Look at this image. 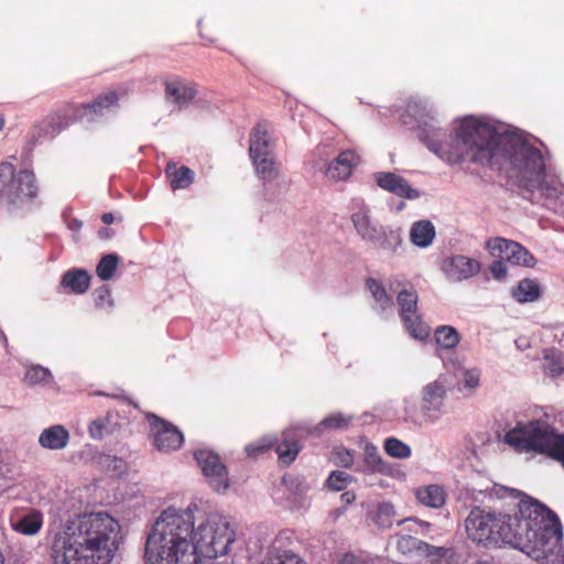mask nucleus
<instances>
[{"instance_id": "1", "label": "nucleus", "mask_w": 564, "mask_h": 564, "mask_svg": "<svg viewBox=\"0 0 564 564\" xmlns=\"http://www.w3.org/2000/svg\"><path fill=\"white\" fill-rule=\"evenodd\" d=\"M235 541L227 517L202 512L196 505L169 507L148 533L144 558L147 564H202L200 556L212 560L229 554Z\"/></svg>"}, {"instance_id": "2", "label": "nucleus", "mask_w": 564, "mask_h": 564, "mask_svg": "<svg viewBox=\"0 0 564 564\" xmlns=\"http://www.w3.org/2000/svg\"><path fill=\"white\" fill-rule=\"evenodd\" d=\"M467 535L476 543H505L535 561L549 560L561 551L563 528L544 505L524 496L509 512L474 508L465 520Z\"/></svg>"}, {"instance_id": "3", "label": "nucleus", "mask_w": 564, "mask_h": 564, "mask_svg": "<svg viewBox=\"0 0 564 564\" xmlns=\"http://www.w3.org/2000/svg\"><path fill=\"white\" fill-rule=\"evenodd\" d=\"M442 161L453 165L468 156L474 162L505 171L519 187L529 192L541 186L549 167V150L544 143H426Z\"/></svg>"}, {"instance_id": "4", "label": "nucleus", "mask_w": 564, "mask_h": 564, "mask_svg": "<svg viewBox=\"0 0 564 564\" xmlns=\"http://www.w3.org/2000/svg\"><path fill=\"white\" fill-rule=\"evenodd\" d=\"M121 525L108 512L82 513L52 532L53 564H110Z\"/></svg>"}, {"instance_id": "5", "label": "nucleus", "mask_w": 564, "mask_h": 564, "mask_svg": "<svg viewBox=\"0 0 564 564\" xmlns=\"http://www.w3.org/2000/svg\"><path fill=\"white\" fill-rule=\"evenodd\" d=\"M549 414L518 422L505 434V442L520 453H538L561 464L564 468V433L551 423Z\"/></svg>"}, {"instance_id": "6", "label": "nucleus", "mask_w": 564, "mask_h": 564, "mask_svg": "<svg viewBox=\"0 0 564 564\" xmlns=\"http://www.w3.org/2000/svg\"><path fill=\"white\" fill-rule=\"evenodd\" d=\"M457 141H530L532 135L512 124L486 116L467 115L453 121Z\"/></svg>"}, {"instance_id": "7", "label": "nucleus", "mask_w": 564, "mask_h": 564, "mask_svg": "<svg viewBox=\"0 0 564 564\" xmlns=\"http://www.w3.org/2000/svg\"><path fill=\"white\" fill-rule=\"evenodd\" d=\"M37 195L35 176L32 171L22 170L15 173L9 162L0 164V197L10 204L22 205Z\"/></svg>"}, {"instance_id": "8", "label": "nucleus", "mask_w": 564, "mask_h": 564, "mask_svg": "<svg viewBox=\"0 0 564 564\" xmlns=\"http://www.w3.org/2000/svg\"><path fill=\"white\" fill-rule=\"evenodd\" d=\"M400 126L412 131L420 141L435 135L436 113L427 100L411 98L399 116Z\"/></svg>"}, {"instance_id": "9", "label": "nucleus", "mask_w": 564, "mask_h": 564, "mask_svg": "<svg viewBox=\"0 0 564 564\" xmlns=\"http://www.w3.org/2000/svg\"><path fill=\"white\" fill-rule=\"evenodd\" d=\"M350 220L358 236L367 242H379L382 241V246L388 248L386 238V230L383 226L378 224L371 217L370 207L361 198H355L351 200V214Z\"/></svg>"}, {"instance_id": "10", "label": "nucleus", "mask_w": 564, "mask_h": 564, "mask_svg": "<svg viewBox=\"0 0 564 564\" xmlns=\"http://www.w3.org/2000/svg\"><path fill=\"white\" fill-rule=\"evenodd\" d=\"M194 456L210 487L217 492H225L229 487V478L219 456L208 449H198Z\"/></svg>"}, {"instance_id": "11", "label": "nucleus", "mask_w": 564, "mask_h": 564, "mask_svg": "<svg viewBox=\"0 0 564 564\" xmlns=\"http://www.w3.org/2000/svg\"><path fill=\"white\" fill-rule=\"evenodd\" d=\"M486 248L492 256L500 257L512 265L533 268L536 263L533 254L520 243L501 237L487 240Z\"/></svg>"}, {"instance_id": "12", "label": "nucleus", "mask_w": 564, "mask_h": 564, "mask_svg": "<svg viewBox=\"0 0 564 564\" xmlns=\"http://www.w3.org/2000/svg\"><path fill=\"white\" fill-rule=\"evenodd\" d=\"M291 433L292 431H285L282 435V441L279 443L272 437H263L254 443L247 445L246 452L249 456L256 457L276 444L275 453L278 454L279 459L283 464L289 465L296 458L300 452V446L297 442L291 436Z\"/></svg>"}, {"instance_id": "13", "label": "nucleus", "mask_w": 564, "mask_h": 564, "mask_svg": "<svg viewBox=\"0 0 564 564\" xmlns=\"http://www.w3.org/2000/svg\"><path fill=\"white\" fill-rule=\"evenodd\" d=\"M163 86L165 99L178 110L188 108L198 95V84L181 76L164 79Z\"/></svg>"}, {"instance_id": "14", "label": "nucleus", "mask_w": 564, "mask_h": 564, "mask_svg": "<svg viewBox=\"0 0 564 564\" xmlns=\"http://www.w3.org/2000/svg\"><path fill=\"white\" fill-rule=\"evenodd\" d=\"M446 392L445 383L440 379L423 387L421 412L425 423L438 421L443 412Z\"/></svg>"}, {"instance_id": "15", "label": "nucleus", "mask_w": 564, "mask_h": 564, "mask_svg": "<svg viewBox=\"0 0 564 564\" xmlns=\"http://www.w3.org/2000/svg\"><path fill=\"white\" fill-rule=\"evenodd\" d=\"M361 163L360 154L352 149L341 151L335 159L329 161L324 170V176L332 183L346 182L352 172Z\"/></svg>"}, {"instance_id": "16", "label": "nucleus", "mask_w": 564, "mask_h": 564, "mask_svg": "<svg viewBox=\"0 0 564 564\" xmlns=\"http://www.w3.org/2000/svg\"><path fill=\"white\" fill-rule=\"evenodd\" d=\"M481 270V263L474 258L455 254L442 262V271L452 283H459L476 276Z\"/></svg>"}, {"instance_id": "17", "label": "nucleus", "mask_w": 564, "mask_h": 564, "mask_svg": "<svg viewBox=\"0 0 564 564\" xmlns=\"http://www.w3.org/2000/svg\"><path fill=\"white\" fill-rule=\"evenodd\" d=\"M118 94L113 90L98 95L90 104L74 106L73 117L75 120L91 122L111 111L118 106Z\"/></svg>"}, {"instance_id": "18", "label": "nucleus", "mask_w": 564, "mask_h": 564, "mask_svg": "<svg viewBox=\"0 0 564 564\" xmlns=\"http://www.w3.org/2000/svg\"><path fill=\"white\" fill-rule=\"evenodd\" d=\"M377 186L397 197L415 200L421 197V192L414 188L408 180L395 172L379 171L372 174Z\"/></svg>"}, {"instance_id": "19", "label": "nucleus", "mask_w": 564, "mask_h": 564, "mask_svg": "<svg viewBox=\"0 0 564 564\" xmlns=\"http://www.w3.org/2000/svg\"><path fill=\"white\" fill-rule=\"evenodd\" d=\"M149 423L151 425L153 443L158 451H175L182 445L184 437L177 427L155 415L149 416Z\"/></svg>"}, {"instance_id": "20", "label": "nucleus", "mask_w": 564, "mask_h": 564, "mask_svg": "<svg viewBox=\"0 0 564 564\" xmlns=\"http://www.w3.org/2000/svg\"><path fill=\"white\" fill-rule=\"evenodd\" d=\"M249 155L262 180L270 181L276 176V161L270 143H250Z\"/></svg>"}, {"instance_id": "21", "label": "nucleus", "mask_w": 564, "mask_h": 564, "mask_svg": "<svg viewBox=\"0 0 564 564\" xmlns=\"http://www.w3.org/2000/svg\"><path fill=\"white\" fill-rule=\"evenodd\" d=\"M282 538L276 536L269 545L259 564H306L296 553L283 549Z\"/></svg>"}, {"instance_id": "22", "label": "nucleus", "mask_w": 564, "mask_h": 564, "mask_svg": "<svg viewBox=\"0 0 564 564\" xmlns=\"http://www.w3.org/2000/svg\"><path fill=\"white\" fill-rule=\"evenodd\" d=\"M69 432L65 426L55 424L44 429L39 436V445L51 451L64 449L69 442Z\"/></svg>"}, {"instance_id": "23", "label": "nucleus", "mask_w": 564, "mask_h": 564, "mask_svg": "<svg viewBox=\"0 0 564 564\" xmlns=\"http://www.w3.org/2000/svg\"><path fill=\"white\" fill-rule=\"evenodd\" d=\"M455 376L456 388L464 395H473L480 386L481 371L477 367L459 368Z\"/></svg>"}, {"instance_id": "24", "label": "nucleus", "mask_w": 564, "mask_h": 564, "mask_svg": "<svg viewBox=\"0 0 564 564\" xmlns=\"http://www.w3.org/2000/svg\"><path fill=\"white\" fill-rule=\"evenodd\" d=\"M541 286L534 279H523L511 290V296L520 304L533 303L541 297Z\"/></svg>"}, {"instance_id": "25", "label": "nucleus", "mask_w": 564, "mask_h": 564, "mask_svg": "<svg viewBox=\"0 0 564 564\" xmlns=\"http://www.w3.org/2000/svg\"><path fill=\"white\" fill-rule=\"evenodd\" d=\"M89 284L90 275L83 269L68 270L61 280V285L75 294H84L88 290Z\"/></svg>"}, {"instance_id": "26", "label": "nucleus", "mask_w": 564, "mask_h": 564, "mask_svg": "<svg viewBox=\"0 0 564 564\" xmlns=\"http://www.w3.org/2000/svg\"><path fill=\"white\" fill-rule=\"evenodd\" d=\"M404 542L417 550L422 555L429 557L433 562L442 560H452L454 556L453 549L444 546H434L414 538L404 539Z\"/></svg>"}, {"instance_id": "27", "label": "nucleus", "mask_w": 564, "mask_h": 564, "mask_svg": "<svg viewBox=\"0 0 564 564\" xmlns=\"http://www.w3.org/2000/svg\"><path fill=\"white\" fill-rule=\"evenodd\" d=\"M364 464L360 470L368 474H387L389 470L388 465L384 463L379 454L377 446L372 443L365 442L364 445Z\"/></svg>"}, {"instance_id": "28", "label": "nucleus", "mask_w": 564, "mask_h": 564, "mask_svg": "<svg viewBox=\"0 0 564 564\" xmlns=\"http://www.w3.org/2000/svg\"><path fill=\"white\" fill-rule=\"evenodd\" d=\"M435 238V228L430 220H419L413 223L410 229L411 242L420 248H426L432 245Z\"/></svg>"}, {"instance_id": "29", "label": "nucleus", "mask_w": 564, "mask_h": 564, "mask_svg": "<svg viewBox=\"0 0 564 564\" xmlns=\"http://www.w3.org/2000/svg\"><path fill=\"white\" fill-rule=\"evenodd\" d=\"M165 173L170 180L173 189H183L188 187L194 181V172L187 166L177 167L175 163L166 164Z\"/></svg>"}, {"instance_id": "30", "label": "nucleus", "mask_w": 564, "mask_h": 564, "mask_svg": "<svg viewBox=\"0 0 564 564\" xmlns=\"http://www.w3.org/2000/svg\"><path fill=\"white\" fill-rule=\"evenodd\" d=\"M352 416H345L341 413H333L326 416L319 424L306 429V434L321 436L324 431L343 430L346 429Z\"/></svg>"}, {"instance_id": "31", "label": "nucleus", "mask_w": 564, "mask_h": 564, "mask_svg": "<svg viewBox=\"0 0 564 564\" xmlns=\"http://www.w3.org/2000/svg\"><path fill=\"white\" fill-rule=\"evenodd\" d=\"M43 525V516L40 511L33 510L12 522L14 531L23 535L36 534Z\"/></svg>"}, {"instance_id": "32", "label": "nucleus", "mask_w": 564, "mask_h": 564, "mask_svg": "<svg viewBox=\"0 0 564 564\" xmlns=\"http://www.w3.org/2000/svg\"><path fill=\"white\" fill-rule=\"evenodd\" d=\"M417 500L430 508H441L445 503L444 489L437 485H430L416 490Z\"/></svg>"}, {"instance_id": "33", "label": "nucleus", "mask_w": 564, "mask_h": 564, "mask_svg": "<svg viewBox=\"0 0 564 564\" xmlns=\"http://www.w3.org/2000/svg\"><path fill=\"white\" fill-rule=\"evenodd\" d=\"M435 343L442 349H454L460 341L458 330L449 325H442L434 330Z\"/></svg>"}, {"instance_id": "34", "label": "nucleus", "mask_w": 564, "mask_h": 564, "mask_svg": "<svg viewBox=\"0 0 564 564\" xmlns=\"http://www.w3.org/2000/svg\"><path fill=\"white\" fill-rule=\"evenodd\" d=\"M408 317L409 319H401L410 336L420 341L426 340L431 334L430 326L422 321L417 312L409 315Z\"/></svg>"}, {"instance_id": "35", "label": "nucleus", "mask_w": 564, "mask_h": 564, "mask_svg": "<svg viewBox=\"0 0 564 564\" xmlns=\"http://www.w3.org/2000/svg\"><path fill=\"white\" fill-rule=\"evenodd\" d=\"M53 381V375L48 368L41 365L28 366L24 372L23 382L29 387L48 384Z\"/></svg>"}, {"instance_id": "36", "label": "nucleus", "mask_w": 564, "mask_h": 564, "mask_svg": "<svg viewBox=\"0 0 564 564\" xmlns=\"http://www.w3.org/2000/svg\"><path fill=\"white\" fill-rule=\"evenodd\" d=\"M366 285L368 291L371 293L375 302L377 303L381 314H384L387 311L392 310L393 301L388 295L387 291L384 290L380 282H378L375 279H368Z\"/></svg>"}, {"instance_id": "37", "label": "nucleus", "mask_w": 564, "mask_h": 564, "mask_svg": "<svg viewBox=\"0 0 564 564\" xmlns=\"http://www.w3.org/2000/svg\"><path fill=\"white\" fill-rule=\"evenodd\" d=\"M371 518L379 529L391 528L395 521L394 506L390 502H380L372 511Z\"/></svg>"}, {"instance_id": "38", "label": "nucleus", "mask_w": 564, "mask_h": 564, "mask_svg": "<svg viewBox=\"0 0 564 564\" xmlns=\"http://www.w3.org/2000/svg\"><path fill=\"white\" fill-rule=\"evenodd\" d=\"M417 294L414 290H402L397 296L401 318L409 319V315L416 313Z\"/></svg>"}, {"instance_id": "39", "label": "nucleus", "mask_w": 564, "mask_h": 564, "mask_svg": "<svg viewBox=\"0 0 564 564\" xmlns=\"http://www.w3.org/2000/svg\"><path fill=\"white\" fill-rule=\"evenodd\" d=\"M119 257L115 253L104 256L96 268V273L101 281H109L118 267Z\"/></svg>"}, {"instance_id": "40", "label": "nucleus", "mask_w": 564, "mask_h": 564, "mask_svg": "<svg viewBox=\"0 0 564 564\" xmlns=\"http://www.w3.org/2000/svg\"><path fill=\"white\" fill-rule=\"evenodd\" d=\"M384 451L389 456L394 458L402 459L411 456L410 446L395 437H390L386 440Z\"/></svg>"}, {"instance_id": "41", "label": "nucleus", "mask_w": 564, "mask_h": 564, "mask_svg": "<svg viewBox=\"0 0 564 564\" xmlns=\"http://www.w3.org/2000/svg\"><path fill=\"white\" fill-rule=\"evenodd\" d=\"M95 306L99 310L111 312L115 306V301L111 296V291L107 285L96 289L93 293Z\"/></svg>"}, {"instance_id": "42", "label": "nucleus", "mask_w": 564, "mask_h": 564, "mask_svg": "<svg viewBox=\"0 0 564 564\" xmlns=\"http://www.w3.org/2000/svg\"><path fill=\"white\" fill-rule=\"evenodd\" d=\"M535 191H539L546 198L555 199L563 194V185L554 180L546 181V172H544L543 177H541V186L536 187Z\"/></svg>"}, {"instance_id": "43", "label": "nucleus", "mask_w": 564, "mask_h": 564, "mask_svg": "<svg viewBox=\"0 0 564 564\" xmlns=\"http://www.w3.org/2000/svg\"><path fill=\"white\" fill-rule=\"evenodd\" d=\"M545 372L551 375L552 377H557L564 371V362L561 355L556 352H547L544 356L543 364Z\"/></svg>"}, {"instance_id": "44", "label": "nucleus", "mask_w": 564, "mask_h": 564, "mask_svg": "<svg viewBox=\"0 0 564 564\" xmlns=\"http://www.w3.org/2000/svg\"><path fill=\"white\" fill-rule=\"evenodd\" d=\"M273 126L268 120H260L252 128L250 133V141H268L273 137Z\"/></svg>"}, {"instance_id": "45", "label": "nucleus", "mask_w": 564, "mask_h": 564, "mask_svg": "<svg viewBox=\"0 0 564 564\" xmlns=\"http://www.w3.org/2000/svg\"><path fill=\"white\" fill-rule=\"evenodd\" d=\"M404 406H403V420L406 423H411L415 426H422L424 422L422 414L420 415L416 409V404L414 401L410 399L403 400Z\"/></svg>"}, {"instance_id": "46", "label": "nucleus", "mask_w": 564, "mask_h": 564, "mask_svg": "<svg viewBox=\"0 0 564 564\" xmlns=\"http://www.w3.org/2000/svg\"><path fill=\"white\" fill-rule=\"evenodd\" d=\"M108 427V417H98L94 420L88 427V432L91 438L100 440L104 437Z\"/></svg>"}, {"instance_id": "47", "label": "nucleus", "mask_w": 564, "mask_h": 564, "mask_svg": "<svg viewBox=\"0 0 564 564\" xmlns=\"http://www.w3.org/2000/svg\"><path fill=\"white\" fill-rule=\"evenodd\" d=\"M348 478H349V475L347 473L336 470L329 475V477L327 479V485L333 490L340 491L345 488V485H346Z\"/></svg>"}, {"instance_id": "48", "label": "nucleus", "mask_w": 564, "mask_h": 564, "mask_svg": "<svg viewBox=\"0 0 564 564\" xmlns=\"http://www.w3.org/2000/svg\"><path fill=\"white\" fill-rule=\"evenodd\" d=\"M334 459L336 464L343 467H350L354 464V456L351 452L343 447L334 451Z\"/></svg>"}, {"instance_id": "49", "label": "nucleus", "mask_w": 564, "mask_h": 564, "mask_svg": "<svg viewBox=\"0 0 564 564\" xmlns=\"http://www.w3.org/2000/svg\"><path fill=\"white\" fill-rule=\"evenodd\" d=\"M490 272L495 280L502 281L507 278L508 268L505 259L500 258L490 265Z\"/></svg>"}, {"instance_id": "50", "label": "nucleus", "mask_w": 564, "mask_h": 564, "mask_svg": "<svg viewBox=\"0 0 564 564\" xmlns=\"http://www.w3.org/2000/svg\"><path fill=\"white\" fill-rule=\"evenodd\" d=\"M337 564H366V562L351 553H346L337 561Z\"/></svg>"}, {"instance_id": "51", "label": "nucleus", "mask_w": 564, "mask_h": 564, "mask_svg": "<svg viewBox=\"0 0 564 564\" xmlns=\"http://www.w3.org/2000/svg\"><path fill=\"white\" fill-rule=\"evenodd\" d=\"M390 239L394 241L395 246H399L402 241L399 231H390Z\"/></svg>"}, {"instance_id": "52", "label": "nucleus", "mask_w": 564, "mask_h": 564, "mask_svg": "<svg viewBox=\"0 0 564 564\" xmlns=\"http://www.w3.org/2000/svg\"><path fill=\"white\" fill-rule=\"evenodd\" d=\"M104 224L110 225L113 223V215L111 213H106L101 217Z\"/></svg>"}, {"instance_id": "53", "label": "nucleus", "mask_w": 564, "mask_h": 564, "mask_svg": "<svg viewBox=\"0 0 564 564\" xmlns=\"http://www.w3.org/2000/svg\"><path fill=\"white\" fill-rule=\"evenodd\" d=\"M341 499L345 500L347 503H350L352 500H355V496L349 492H345L341 495Z\"/></svg>"}, {"instance_id": "54", "label": "nucleus", "mask_w": 564, "mask_h": 564, "mask_svg": "<svg viewBox=\"0 0 564 564\" xmlns=\"http://www.w3.org/2000/svg\"><path fill=\"white\" fill-rule=\"evenodd\" d=\"M80 226H82V224H80L79 221L74 220V221L72 223V225H70V228H72V229H78V228H80Z\"/></svg>"}, {"instance_id": "55", "label": "nucleus", "mask_w": 564, "mask_h": 564, "mask_svg": "<svg viewBox=\"0 0 564 564\" xmlns=\"http://www.w3.org/2000/svg\"><path fill=\"white\" fill-rule=\"evenodd\" d=\"M4 123H6L4 117L2 113H0V131L4 128Z\"/></svg>"}, {"instance_id": "56", "label": "nucleus", "mask_w": 564, "mask_h": 564, "mask_svg": "<svg viewBox=\"0 0 564 564\" xmlns=\"http://www.w3.org/2000/svg\"><path fill=\"white\" fill-rule=\"evenodd\" d=\"M0 338L3 343H7V337L2 330H0Z\"/></svg>"}, {"instance_id": "57", "label": "nucleus", "mask_w": 564, "mask_h": 564, "mask_svg": "<svg viewBox=\"0 0 564 564\" xmlns=\"http://www.w3.org/2000/svg\"><path fill=\"white\" fill-rule=\"evenodd\" d=\"M511 494L516 495L517 497L521 495V494H520L519 491H517L516 489H512V490H511Z\"/></svg>"}, {"instance_id": "58", "label": "nucleus", "mask_w": 564, "mask_h": 564, "mask_svg": "<svg viewBox=\"0 0 564 564\" xmlns=\"http://www.w3.org/2000/svg\"><path fill=\"white\" fill-rule=\"evenodd\" d=\"M0 564H3L2 555L0 554Z\"/></svg>"}, {"instance_id": "59", "label": "nucleus", "mask_w": 564, "mask_h": 564, "mask_svg": "<svg viewBox=\"0 0 564 564\" xmlns=\"http://www.w3.org/2000/svg\"><path fill=\"white\" fill-rule=\"evenodd\" d=\"M55 131H61V128H57V129L53 128V132H55Z\"/></svg>"}, {"instance_id": "60", "label": "nucleus", "mask_w": 564, "mask_h": 564, "mask_svg": "<svg viewBox=\"0 0 564 564\" xmlns=\"http://www.w3.org/2000/svg\"><path fill=\"white\" fill-rule=\"evenodd\" d=\"M102 231H106V228H102V230H99L100 236H101Z\"/></svg>"}, {"instance_id": "61", "label": "nucleus", "mask_w": 564, "mask_h": 564, "mask_svg": "<svg viewBox=\"0 0 564 564\" xmlns=\"http://www.w3.org/2000/svg\"><path fill=\"white\" fill-rule=\"evenodd\" d=\"M102 231H106V228H102V230H99L100 236H101Z\"/></svg>"}, {"instance_id": "62", "label": "nucleus", "mask_w": 564, "mask_h": 564, "mask_svg": "<svg viewBox=\"0 0 564 564\" xmlns=\"http://www.w3.org/2000/svg\"><path fill=\"white\" fill-rule=\"evenodd\" d=\"M562 564H564V554L562 555Z\"/></svg>"}]
</instances>
